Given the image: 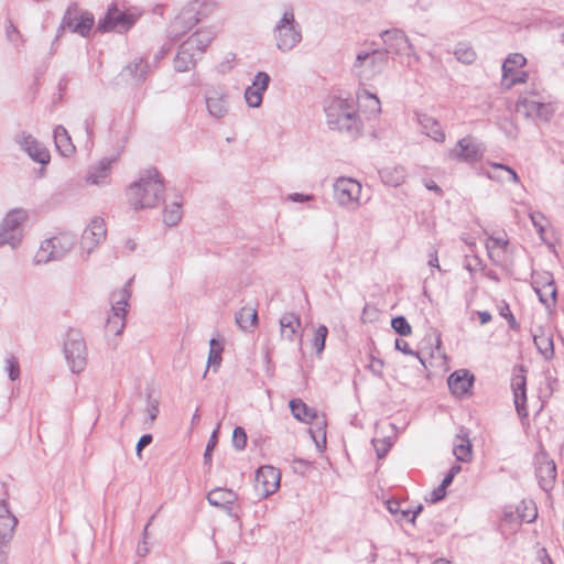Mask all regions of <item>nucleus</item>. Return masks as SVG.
<instances>
[{"label":"nucleus","mask_w":564,"mask_h":564,"mask_svg":"<svg viewBox=\"0 0 564 564\" xmlns=\"http://www.w3.org/2000/svg\"><path fill=\"white\" fill-rule=\"evenodd\" d=\"M165 192V184L156 170L142 172L127 189L129 205L138 210L158 206Z\"/></svg>","instance_id":"1"},{"label":"nucleus","mask_w":564,"mask_h":564,"mask_svg":"<svg viewBox=\"0 0 564 564\" xmlns=\"http://www.w3.org/2000/svg\"><path fill=\"white\" fill-rule=\"evenodd\" d=\"M77 235L70 230H59L41 241L33 256L34 265H43L65 259L77 246Z\"/></svg>","instance_id":"2"},{"label":"nucleus","mask_w":564,"mask_h":564,"mask_svg":"<svg viewBox=\"0 0 564 564\" xmlns=\"http://www.w3.org/2000/svg\"><path fill=\"white\" fill-rule=\"evenodd\" d=\"M517 109L522 112L525 118L549 122L557 107L551 96L543 89L532 86L519 96Z\"/></svg>","instance_id":"3"},{"label":"nucleus","mask_w":564,"mask_h":564,"mask_svg":"<svg viewBox=\"0 0 564 564\" xmlns=\"http://www.w3.org/2000/svg\"><path fill=\"white\" fill-rule=\"evenodd\" d=\"M272 36L275 47L282 53L292 51L302 42V28L295 19L293 6L286 4L282 8L272 29Z\"/></svg>","instance_id":"4"},{"label":"nucleus","mask_w":564,"mask_h":564,"mask_svg":"<svg viewBox=\"0 0 564 564\" xmlns=\"http://www.w3.org/2000/svg\"><path fill=\"white\" fill-rule=\"evenodd\" d=\"M325 112L326 122L333 130L358 132L361 128L355 106L346 99L332 98L325 107Z\"/></svg>","instance_id":"5"},{"label":"nucleus","mask_w":564,"mask_h":564,"mask_svg":"<svg viewBox=\"0 0 564 564\" xmlns=\"http://www.w3.org/2000/svg\"><path fill=\"white\" fill-rule=\"evenodd\" d=\"M332 196L343 210L357 212L366 202L361 182L350 176H338L332 184Z\"/></svg>","instance_id":"6"},{"label":"nucleus","mask_w":564,"mask_h":564,"mask_svg":"<svg viewBox=\"0 0 564 564\" xmlns=\"http://www.w3.org/2000/svg\"><path fill=\"white\" fill-rule=\"evenodd\" d=\"M29 212L24 208L8 210L0 220V249L4 246L11 250L19 249L25 238L24 226L29 221Z\"/></svg>","instance_id":"7"},{"label":"nucleus","mask_w":564,"mask_h":564,"mask_svg":"<svg viewBox=\"0 0 564 564\" xmlns=\"http://www.w3.org/2000/svg\"><path fill=\"white\" fill-rule=\"evenodd\" d=\"M388 65L386 52L377 48H360L351 65L352 73L362 82H371L383 73Z\"/></svg>","instance_id":"8"},{"label":"nucleus","mask_w":564,"mask_h":564,"mask_svg":"<svg viewBox=\"0 0 564 564\" xmlns=\"http://www.w3.org/2000/svg\"><path fill=\"white\" fill-rule=\"evenodd\" d=\"M380 37L386 46V55L391 54L399 58V62L406 67H412L413 64L420 62V56L416 53L413 44L410 42L408 35L399 29H391L381 32Z\"/></svg>","instance_id":"9"},{"label":"nucleus","mask_w":564,"mask_h":564,"mask_svg":"<svg viewBox=\"0 0 564 564\" xmlns=\"http://www.w3.org/2000/svg\"><path fill=\"white\" fill-rule=\"evenodd\" d=\"M63 355L72 373L79 375L85 371L88 365V349L80 333L76 330L67 333Z\"/></svg>","instance_id":"10"},{"label":"nucleus","mask_w":564,"mask_h":564,"mask_svg":"<svg viewBox=\"0 0 564 564\" xmlns=\"http://www.w3.org/2000/svg\"><path fill=\"white\" fill-rule=\"evenodd\" d=\"M106 238L107 227L104 218L99 216L91 217L77 242L79 258L87 260L105 242Z\"/></svg>","instance_id":"11"},{"label":"nucleus","mask_w":564,"mask_h":564,"mask_svg":"<svg viewBox=\"0 0 564 564\" xmlns=\"http://www.w3.org/2000/svg\"><path fill=\"white\" fill-rule=\"evenodd\" d=\"M142 11L138 8L120 10L112 4L106 15L99 20L97 28L104 32L123 33L130 30L141 18Z\"/></svg>","instance_id":"12"},{"label":"nucleus","mask_w":564,"mask_h":564,"mask_svg":"<svg viewBox=\"0 0 564 564\" xmlns=\"http://www.w3.org/2000/svg\"><path fill=\"white\" fill-rule=\"evenodd\" d=\"M130 299L129 284L115 291L111 295V315L107 319L106 329L109 334L120 335L126 326L128 301Z\"/></svg>","instance_id":"13"},{"label":"nucleus","mask_w":564,"mask_h":564,"mask_svg":"<svg viewBox=\"0 0 564 564\" xmlns=\"http://www.w3.org/2000/svg\"><path fill=\"white\" fill-rule=\"evenodd\" d=\"M527 58L521 53H511L505 59L501 70V85L510 89L511 87L527 83L529 74L524 70Z\"/></svg>","instance_id":"14"},{"label":"nucleus","mask_w":564,"mask_h":564,"mask_svg":"<svg viewBox=\"0 0 564 564\" xmlns=\"http://www.w3.org/2000/svg\"><path fill=\"white\" fill-rule=\"evenodd\" d=\"M94 25L95 18L93 13L77 8H69L62 20L57 37L61 35V32L65 30L79 34L83 37H87L89 36Z\"/></svg>","instance_id":"15"},{"label":"nucleus","mask_w":564,"mask_h":564,"mask_svg":"<svg viewBox=\"0 0 564 564\" xmlns=\"http://www.w3.org/2000/svg\"><path fill=\"white\" fill-rule=\"evenodd\" d=\"M204 100L206 110L212 118L221 120L229 113V93L225 86H207L204 94Z\"/></svg>","instance_id":"16"},{"label":"nucleus","mask_w":564,"mask_h":564,"mask_svg":"<svg viewBox=\"0 0 564 564\" xmlns=\"http://www.w3.org/2000/svg\"><path fill=\"white\" fill-rule=\"evenodd\" d=\"M485 145L471 135H466L448 150L447 158L465 163H475L482 159Z\"/></svg>","instance_id":"17"},{"label":"nucleus","mask_w":564,"mask_h":564,"mask_svg":"<svg viewBox=\"0 0 564 564\" xmlns=\"http://www.w3.org/2000/svg\"><path fill=\"white\" fill-rule=\"evenodd\" d=\"M271 77L265 72H258L249 86L243 91V99L249 108H260L263 101V95L268 90Z\"/></svg>","instance_id":"18"},{"label":"nucleus","mask_w":564,"mask_h":564,"mask_svg":"<svg viewBox=\"0 0 564 564\" xmlns=\"http://www.w3.org/2000/svg\"><path fill=\"white\" fill-rule=\"evenodd\" d=\"M14 141L34 162L42 165H46L50 162L51 155L48 150L32 134L21 132L15 137Z\"/></svg>","instance_id":"19"},{"label":"nucleus","mask_w":564,"mask_h":564,"mask_svg":"<svg viewBox=\"0 0 564 564\" xmlns=\"http://www.w3.org/2000/svg\"><path fill=\"white\" fill-rule=\"evenodd\" d=\"M281 474L273 466H262L256 474V488L262 498L273 495L280 487Z\"/></svg>","instance_id":"20"},{"label":"nucleus","mask_w":564,"mask_h":564,"mask_svg":"<svg viewBox=\"0 0 564 564\" xmlns=\"http://www.w3.org/2000/svg\"><path fill=\"white\" fill-rule=\"evenodd\" d=\"M533 289L539 296L540 302L545 307L554 306L556 303V286L553 276L549 272L533 275Z\"/></svg>","instance_id":"21"},{"label":"nucleus","mask_w":564,"mask_h":564,"mask_svg":"<svg viewBox=\"0 0 564 564\" xmlns=\"http://www.w3.org/2000/svg\"><path fill=\"white\" fill-rule=\"evenodd\" d=\"M535 474L539 485L543 490L549 491L552 489L556 479L555 463L544 453H540L535 456Z\"/></svg>","instance_id":"22"},{"label":"nucleus","mask_w":564,"mask_h":564,"mask_svg":"<svg viewBox=\"0 0 564 564\" xmlns=\"http://www.w3.org/2000/svg\"><path fill=\"white\" fill-rule=\"evenodd\" d=\"M216 26H204L191 34L185 41V47H189L199 57L205 53L210 43L216 39Z\"/></svg>","instance_id":"23"},{"label":"nucleus","mask_w":564,"mask_h":564,"mask_svg":"<svg viewBox=\"0 0 564 564\" xmlns=\"http://www.w3.org/2000/svg\"><path fill=\"white\" fill-rule=\"evenodd\" d=\"M301 318L294 313H284L279 319L281 338L288 341L297 339L300 347L303 345V335L301 333Z\"/></svg>","instance_id":"24"},{"label":"nucleus","mask_w":564,"mask_h":564,"mask_svg":"<svg viewBox=\"0 0 564 564\" xmlns=\"http://www.w3.org/2000/svg\"><path fill=\"white\" fill-rule=\"evenodd\" d=\"M488 257L495 264L502 265L508 257L509 240L505 232L490 235L485 242Z\"/></svg>","instance_id":"25"},{"label":"nucleus","mask_w":564,"mask_h":564,"mask_svg":"<svg viewBox=\"0 0 564 564\" xmlns=\"http://www.w3.org/2000/svg\"><path fill=\"white\" fill-rule=\"evenodd\" d=\"M527 379L523 373V370L520 369L518 372H514L511 379V390L513 393V402L517 410V413L521 417L528 416V408H527Z\"/></svg>","instance_id":"26"},{"label":"nucleus","mask_w":564,"mask_h":564,"mask_svg":"<svg viewBox=\"0 0 564 564\" xmlns=\"http://www.w3.org/2000/svg\"><path fill=\"white\" fill-rule=\"evenodd\" d=\"M116 161V158H104L96 164L91 165L86 173V183L98 186L108 184L111 167Z\"/></svg>","instance_id":"27"},{"label":"nucleus","mask_w":564,"mask_h":564,"mask_svg":"<svg viewBox=\"0 0 564 564\" xmlns=\"http://www.w3.org/2000/svg\"><path fill=\"white\" fill-rule=\"evenodd\" d=\"M473 383L474 376L467 369L456 370L447 378L448 388L456 398L468 395Z\"/></svg>","instance_id":"28"},{"label":"nucleus","mask_w":564,"mask_h":564,"mask_svg":"<svg viewBox=\"0 0 564 564\" xmlns=\"http://www.w3.org/2000/svg\"><path fill=\"white\" fill-rule=\"evenodd\" d=\"M18 519L6 500L0 501V546H7L13 538Z\"/></svg>","instance_id":"29"},{"label":"nucleus","mask_w":564,"mask_h":564,"mask_svg":"<svg viewBox=\"0 0 564 564\" xmlns=\"http://www.w3.org/2000/svg\"><path fill=\"white\" fill-rule=\"evenodd\" d=\"M416 122L420 126L422 133L431 138L433 141L438 143H443L445 141V131L435 118L426 113H416Z\"/></svg>","instance_id":"30"},{"label":"nucleus","mask_w":564,"mask_h":564,"mask_svg":"<svg viewBox=\"0 0 564 564\" xmlns=\"http://www.w3.org/2000/svg\"><path fill=\"white\" fill-rule=\"evenodd\" d=\"M237 499L238 495L234 490L221 487L210 490L207 495V500L212 506L228 509V513L231 517H235V514L231 512L230 506Z\"/></svg>","instance_id":"31"},{"label":"nucleus","mask_w":564,"mask_h":564,"mask_svg":"<svg viewBox=\"0 0 564 564\" xmlns=\"http://www.w3.org/2000/svg\"><path fill=\"white\" fill-rule=\"evenodd\" d=\"M183 217V197L174 194L163 208V221L167 226H176Z\"/></svg>","instance_id":"32"},{"label":"nucleus","mask_w":564,"mask_h":564,"mask_svg":"<svg viewBox=\"0 0 564 564\" xmlns=\"http://www.w3.org/2000/svg\"><path fill=\"white\" fill-rule=\"evenodd\" d=\"M53 138L56 150L62 156L70 158L74 155L76 148L68 131L63 126H57L54 129Z\"/></svg>","instance_id":"33"},{"label":"nucleus","mask_w":564,"mask_h":564,"mask_svg":"<svg viewBox=\"0 0 564 564\" xmlns=\"http://www.w3.org/2000/svg\"><path fill=\"white\" fill-rule=\"evenodd\" d=\"M198 57L189 47H185V43L182 42L174 58V69L180 73L188 72L195 67Z\"/></svg>","instance_id":"34"},{"label":"nucleus","mask_w":564,"mask_h":564,"mask_svg":"<svg viewBox=\"0 0 564 564\" xmlns=\"http://www.w3.org/2000/svg\"><path fill=\"white\" fill-rule=\"evenodd\" d=\"M290 409L293 416L304 423H312L314 419H317V412L307 406L301 399H292L290 401Z\"/></svg>","instance_id":"35"},{"label":"nucleus","mask_w":564,"mask_h":564,"mask_svg":"<svg viewBox=\"0 0 564 564\" xmlns=\"http://www.w3.org/2000/svg\"><path fill=\"white\" fill-rule=\"evenodd\" d=\"M382 182L389 186L398 187L406 180V171L403 166L386 167L380 172Z\"/></svg>","instance_id":"36"},{"label":"nucleus","mask_w":564,"mask_h":564,"mask_svg":"<svg viewBox=\"0 0 564 564\" xmlns=\"http://www.w3.org/2000/svg\"><path fill=\"white\" fill-rule=\"evenodd\" d=\"M236 323L242 330H252L258 324V314L253 307L245 306L236 313Z\"/></svg>","instance_id":"37"},{"label":"nucleus","mask_w":564,"mask_h":564,"mask_svg":"<svg viewBox=\"0 0 564 564\" xmlns=\"http://www.w3.org/2000/svg\"><path fill=\"white\" fill-rule=\"evenodd\" d=\"M311 424L314 426L310 429V434L316 447L323 451L326 447V420L317 414V419H314Z\"/></svg>","instance_id":"38"},{"label":"nucleus","mask_w":564,"mask_h":564,"mask_svg":"<svg viewBox=\"0 0 564 564\" xmlns=\"http://www.w3.org/2000/svg\"><path fill=\"white\" fill-rule=\"evenodd\" d=\"M453 454L456 459L462 463L471 460V443L466 435H457L453 447Z\"/></svg>","instance_id":"39"},{"label":"nucleus","mask_w":564,"mask_h":564,"mask_svg":"<svg viewBox=\"0 0 564 564\" xmlns=\"http://www.w3.org/2000/svg\"><path fill=\"white\" fill-rule=\"evenodd\" d=\"M533 340L536 349L546 360L553 358L554 345L550 334L541 332L540 334L534 335Z\"/></svg>","instance_id":"40"},{"label":"nucleus","mask_w":564,"mask_h":564,"mask_svg":"<svg viewBox=\"0 0 564 564\" xmlns=\"http://www.w3.org/2000/svg\"><path fill=\"white\" fill-rule=\"evenodd\" d=\"M357 99L361 107L366 108L369 113L371 115H378L381 111V104L379 98L375 95L369 93L366 89H361L357 93Z\"/></svg>","instance_id":"41"},{"label":"nucleus","mask_w":564,"mask_h":564,"mask_svg":"<svg viewBox=\"0 0 564 564\" xmlns=\"http://www.w3.org/2000/svg\"><path fill=\"white\" fill-rule=\"evenodd\" d=\"M453 54L456 59L463 64H473L476 61L477 54L469 43L462 42L455 45Z\"/></svg>","instance_id":"42"},{"label":"nucleus","mask_w":564,"mask_h":564,"mask_svg":"<svg viewBox=\"0 0 564 564\" xmlns=\"http://www.w3.org/2000/svg\"><path fill=\"white\" fill-rule=\"evenodd\" d=\"M223 343L216 338L209 340V352L207 358V369L213 368L217 371L221 364Z\"/></svg>","instance_id":"43"},{"label":"nucleus","mask_w":564,"mask_h":564,"mask_svg":"<svg viewBox=\"0 0 564 564\" xmlns=\"http://www.w3.org/2000/svg\"><path fill=\"white\" fill-rule=\"evenodd\" d=\"M529 217L540 238L544 240V234L549 225L547 218L541 212H532Z\"/></svg>","instance_id":"44"},{"label":"nucleus","mask_w":564,"mask_h":564,"mask_svg":"<svg viewBox=\"0 0 564 564\" xmlns=\"http://www.w3.org/2000/svg\"><path fill=\"white\" fill-rule=\"evenodd\" d=\"M237 65V55L235 53H227L223 59L217 64L216 70L220 75L229 74Z\"/></svg>","instance_id":"45"},{"label":"nucleus","mask_w":564,"mask_h":564,"mask_svg":"<svg viewBox=\"0 0 564 564\" xmlns=\"http://www.w3.org/2000/svg\"><path fill=\"white\" fill-rule=\"evenodd\" d=\"M328 335V328L325 325H319L314 334L313 345L317 355H321L325 348V341Z\"/></svg>","instance_id":"46"},{"label":"nucleus","mask_w":564,"mask_h":564,"mask_svg":"<svg viewBox=\"0 0 564 564\" xmlns=\"http://www.w3.org/2000/svg\"><path fill=\"white\" fill-rule=\"evenodd\" d=\"M4 370L7 371L10 380L15 381L20 377V367L17 358L9 355L4 359Z\"/></svg>","instance_id":"47"},{"label":"nucleus","mask_w":564,"mask_h":564,"mask_svg":"<svg viewBox=\"0 0 564 564\" xmlns=\"http://www.w3.org/2000/svg\"><path fill=\"white\" fill-rule=\"evenodd\" d=\"M392 328L402 336H409L412 333L411 325L403 316H398L391 321Z\"/></svg>","instance_id":"48"},{"label":"nucleus","mask_w":564,"mask_h":564,"mask_svg":"<svg viewBox=\"0 0 564 564\" xmlns=\"http://www.w3.org/2000/svg\"><path fill=\"white\" fill-rule=\"evenodd\" d=\"M232 445L238 451L243 449L246 447V445H247V433L240 426H237L234 430V433H232Z\"/></svg>","instance_id":"49"},{"label":"nucleus","mask_w":564,"mask_h":564,"mask_svg":"<svg viewBox=\"0 0 564 564\" xmlns=\"http://www.w3.org/2000/svg\"><path fill=\"white\" fill-rule=\"evenodd\" d=\"M388 510H389V512L391 514H393L395 517V519L398 521H402V520H408L409 521V517H410L411 510H409V509L408 510L401 509L399 502L389 501L388 502Z\"/></svg>","instance_id":"50"},{"label":"nucleus","mask_w":564,"mask_h":564,"mask_svg":"<svg viewBox=\"0 0 564 564\" xmlns=\"http://www.w3.org/2000/svg\"><path fill=\"white\" fill-rule=\"evenodd\" d=\"M372 445L379 458H382L389 452L392 443L389 438H375Z\"/></svg>","instance_id":"51"},{"label":"nucleus","mask_w":564,"mask_h":564,"mask_svg":"<svg viewBox=\"0 0 564 564\" xmlns=\"http://www.w3.org/2000/svg\"><path fill=\"white\" fill-rule=\"evenodd\" d=\"M6 35H7L8 40L15 45H18L19 42L23 43V40H22V36H21L19 30L15 28V25L12 22H9L7 24Z\"/></svg>","instance_id":"52"},{"label":"nucleus","mask_w":564,"mask_h":564,"mask_svg":"<svg viewBox=\"0 0 564 564\" xmlns=\"http://www.w3.org/2000/svg\"><path fill=\"white\" fill-rule=\"evenodd\" d=\"M490 166L496 169V170L505 171L508 174V180L510 182H512L514 184H519L520 183V178H519L517 172L512 167H510V166H508L506 164H502V163H494V162L490 163Z\"/></svg>","instance_id":"53"},{"label":"nucleus","mask_w":564,"mask_h":564,"mask_svg":"<svg viewBox=\"0 0 564 564\" xmlns=\"http://www.w3.org/2000/svg\"><path fill=\"white\" fill-rule=\"evenodd\" d=\"M501 129L505 131V133L510 138V139H516L517 135H518V128L517 126L510 121V120H506L505 122H502L500 124Z\"/></svg>","instance_id":"54"},{"label":"nucleus","mask_w":564,"mask_h":564,"mask_svg":"<svg viewBox=\"0 0 564 564\" xmlns=\"http://www.w3.org/2000/svg\"><path fill=\"white\" fill-rule=\"evenodd\" d=\"M148 527H149V524L145 525L144 531H143V539H142V541H140L138 543V546H137V554L141 557L145 556L150 551L148 542H147Z\"/></svg>","instance_id":"55"},{"label":"nucleus","mask_w":564,"mask_h":564,"mask_svg":"<svg viewBox=\"0 0 564 564\" xmlns=\"http://www.w3.org/2000/svg\"><path fill=\"white\" fill-rule=\"evenodd\" d=\"M199 7H200V2L199 1H194V2L189 3L188 7L176 19V21L174 22L173 26L176 28L180 20H185L187 14H189L192 12H195Z\"/></svg>","instance_id":"56"},{"label":"nucleus","mask_w":564,"mask_h":564,"mask_svg":"<svg viewBox=\"0 0 564 564\" xmlns=\"http://www.w3.org/2000/svg\"><path fill=\"white\" fill-rule=\"evenodd\" d=\"M446 496V487H443V485H440L437 488H435L431 495H430V501L435 503L444 499Z\"/></svg>","instance_id":"57"},{"label":"nucleus","mask_w":564,"mask_h":564,"mask_svg":"<svg viewBox=\"0 0 564 564\" xmlns=\"http://www.w3.org/2000/svg\"><path fill=\"white\" fill-rule=\"evenodd\" d=\"M286 199L294 203H306L313 199V195L303 193H292L286 196Z\"/></svg>","instance_id":"58"},{"label":"nucleus","mask_w":564,"mask_h":564,"mask_svg":"<svg viewBox=\"0 0 564 564\" xmlns=\"http://www.w3.org/2000/svg\"><path fill=\"white\" fill-rule=\"evenodd\" d=\"M217 433H218V429H216L212 433V435L209 437V441H208V443L206 445V451H205V454H204V457H205L206 460L210 458V452L215 448V446L217 444V440H218Z\"/></svg>","instance_id":"59"},{"label":"nucleus","mask_w":564,"mask_h":564,"mask_svg":"<svg viewBox=\"0 0 564 564\" xmlns=\"http://www.w3.org/2000/svg\"><path fill=\"white\" fill-rule=\"evenodd\" d=\"M151 442H152V435H150V434H144V435H142V436L139 438V441H138V443H137V447H135L137 455H138L139 457H141V452H142V449H143L145 446H148Z\"/></svg>","instance_id":"60"},{"label":"nucleus","mask_w":564,"mask_h":564,"mask_svg":"<svg viewBox=\"0 0 564 564\" xmlns=\"http://www.w3.org/2000/svg\"><path fill=\"white\" fill-rule=\"evenodd\" d=\"M144 62L143 59L134 61L131 65L128 66V69L132 72L140 70V74L138 75V79H142L144 77Z\"/></svg>","instance_id":"61"},{"label":"nucleus","mask_w":564,"mask_h":564,"mask_svg":"<svg viewBox=\"0 0 564 564\" xmlns=\"http://www.w3.org/2000/svg\"><path fill=\"white\" fill-rule=\"evenodd\" d=\"M147 413L151 421H154L159 414V404L156 401H150L147 405Z\"/></svg>","instance_id":"62"},{"label":"nucleus","mask_w":564,"mask_h":564,"mask_svg":"<svg viewBox=\"0 0 564 564\" xmlns=\"http://www.w3.org/2000/svg\"><path fill=\"white\" fill-rule=\"evenodd\" d=\"M395 348L406 355H415V352L410 348L409 344L405 340L397 339Z\"/></svg>","instance_id":"63"},{"label":"nucleus","mask_w":564,"mask_h":564,"mask_svg":"<svg viewBox=\"0 0 564 564\" xmlns=\"http://www.w3.org/2000/svg\"><path fill=\"white\" fill-rule=\"evenodd\" d=\"M500 315L508 319L511 327H513L516 325V319H514L512 313L510 312L508 305H505L503 307L500 308Z\"/></svg>","instance_id":"64"}]
</instances>
